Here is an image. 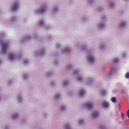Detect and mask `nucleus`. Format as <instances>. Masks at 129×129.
<instances>
[{"label": "nucleus", "mask_w": 129, "mask_h": 129, "mask_svg": "<svg viewBox=\"0 0 129 129\" xmlns=\"http://www.w3.org/2000/svg\"><path fill=\"white\" fill-rule=\"evenodd\" d=\"M99 48H100V49H101V50H103V49H104V48H105L104 44H103V43L100 44Z\"/></svg>", "instance_id": "f704fd0d"}, {"label": "nucleus", "mask_w": 129, "mask_h": 129, "mask_svg": "<svg viewBox=\"0 0 129 129\" xmlns=\"http://www.w3.org/2000/svg\"><path fill=\"white\" fill-rule=\"evenodd\" d=\"M115 6V3L112 1L110 2L109 3L108 7L110 8V9H113L114 8V6Z\"/></svg>", "instance_id": "aec40b11"}, {"label": "nucleus", "mask_w": 129, "mask_h": 129, "mask_svg": "<svg viewBox=\"0 0 129 129\" xmlns=\"http://www.w3.org/2000/svg\"><path fill=\"white\" fill-rule=\"evenodd\" d=\"M29 63V60L27 58L23 59V64H25L26 65V64H28Z\"/></svg>", "instance_id": "72a5a7b5"}, {"label": "nucleus", "mask_w": 129, "mask_h": 129, "mask_svg": "<svg viewBox=\"0 0 129 129\" xmlns=\"http://www.w3.org/2000/svg\"><path fill=\"white\" fill-rule=\"evenodd\" d=\"M74 75H77V80L79 82H85L87 85H92L94 83V79L92 77H89L84 79L83 75L81 74V72L79 70H75L73 72Z\"/></svg>", "instance_id": "f257e3e1"}, {"label": "nucleus", "mask_w": 129, "mask_h": 129, "mask_svg": "<svg viewBox=\"0 0 129 129\" xmlns=\"http://www.w3.org/2000/svg\"><path fill=\"white\" fill-rule=\"evenodd\" d=\"M17 100H18V102L21 103V102H22L23 100V95H22L21 94L18 95Z\"/></svg>", "instance_id": "dca6fc26"}, {"label": "nucleus", "mask_w": 129, "mask_h": 129, "mask_svg": "<svg viewBox=\"0 0 129 129\" xmlns=\"http://www.w3.org/2000/svg\"><path fill=\"white\" fill-rule=\"evenodd\" d=\"M55 47L56 48H59V47H60V44L59 43L55 44Z\"/></svg>", "instance_id": "a19ab883"}, {"label": "nucleus", "mask_w": 129, "mask_h": 129, "mask_svg": "<svg viewBox=\"0 0 129 129\" xmlns=\"http://www.w3.org/2000/svg\"><path fill=\"white\" fill-rule=\"evenodd\" d=\"M54 84H55V82H51L50 83V85H54Z\"/></svg>", "instance_id": "c03bdc74"}, {"label": "nucleus", "mask_w": 129, "mask_h": 129, "mask_svg": "<svg viewBox=\"0 0 129 129\" xmlns=\"http://www.w3.org/2000/svg\"><path fill=\"white\" fill-rule=\"evenodd\" d=\"M71 51V48L69 46L66 47L61 50V53L66 54V53H69Z\"/></svg>", "instance_id": "f8f14e48"}, {"label": "nucleus", "mask_w": 129, "mask_h": 129, "mask_svg": "<svg viewBox=\"0 0 129 129\" xmlns=\"http://www.w3.org/2000/svg\"><path fill=\"white\" fill-rule=\"evenodd\" d=\"M13 82V81L11 80L8 81V84H11Z\"/></svg>", "instance_id": "a18cd8bd"}, {"label": "nucleus", "mask_w": 129, "mask_h": 129, "mask_svg": "<svg viewBox=\"0 0 129 129\" xmlns=\"http://www.w3.org/2000/svg\"><path fill=\"white\" fill-rule=\"evenodd\" d=\"M104 19H105V16H102V20L98 23L97 27L99 29H103V28L105 27V21H104Z\"/></svg>", "instance_id": "423d86ee"}, {"label": "nucleus", "mask_w": 129, "mask_h": 129, "mask_svg": "<svg viewBox=\"0 0 129 129\" xmlns=\"http://www.w3.org/2000/svg\"><path fill=\"white\" fill-rule=\"evenodd\" d=\"M84 106L87 109H91L93 108V104L91 102H87L84 104Z\"/></svg>", "instance_id": "9d476101"}, {"label": "nucleus", "mask_w": 129, "mask_h": 129, "mask_svg": "<svg viewBox=\"0 0 129 129\" xmlns=\"http://www.w3.org/2000/svg\"><path fill=\"white\" fill-rule=\"evenodd\" d=\"M73 67V64L72 63L68 64L66 67V69L67 70H70L71 68Z\"/></svg>", "instance_id": "a878e982"}, {"label": "nucleus", "mask_w": 129, "mask_h": 129, "mask_svg": "<svg viewBox=\"0 0 129 129\" xmlns=\"http://www.w3.org/2000/svg\"><path fill=\"white\" fill-rule=\"evenodd\" d=\"M23 79H27L28 78V75L27 74H24L23 75Z\"/></svg>", "instance_id": "c9c22d12"}, {"label": "nucleus", "mask_w": 129, "mask_h": 129, "mask_svg": "<svg viewBox=\"0 0 129 129\" xmlns=\"http://www.w3.org/2000/svg\"><path fill=\"white\" fill-rule=\"evenodd\" d=\"M112 61L114 62V63H117V62L119 61V59L117 57H114L112 59Z\"/></svg>", "instance_id": "7c9ffc66"}, {"label": "nucleus", "mask_w": 129, "mask_h": 129, "mask_svg": "<svg viewBox=\"0 0 129 129\" xmlns=\"http://www.w3.org/2000/svg\"><path fill=\"white\" fill-rule=\"evenodd\" d=\"M127 117L129 118V110H128L127 112Z\"/></svg>", "instance_id": "49530a36"}, {"label": "nucleus", "mask_w": 129, "mask_h": 129, "mask_svg": "<svg viewBox=\"0 0 129 129\" xmlns=\"http://www.w3.org/2000/svg\"><path fill=\"white\" fill-rule=\"evenodd\" d=\"M98 115H99V112L97 111H95L92 113V118H97V117H98Z\"/></svg>", "instance_id": "4468645a"}, {"label": "nucleus", "mask_w": 129, "mask_h": 129, "mask_svg": "<svg viewBox=\"0 0 129 129\" xmlns=\"http://www.w3.org/2000/svg\"><path fill=\"white\" fill-rule=\"evenodd\" d=\"M58 11H59V8L57 6H54L52 9L51 13L52 14H56Z\"/></svg>", "instance_id": "2eb2a0df"}, {"label": "nucleus", "mask_w": 129, "mask_h": 129, "mask_svg": "<svg viewBox=\"0 0 129 129\" xmlns=\"http://www.w3.org/2000/svg\"><path fill=\"white\" fill-rule=\"evenodd\" d=\"M111 101L112 102H113V103H115L116 102V98L115 97L111 98Z\"/></svg>", "instance_id": "2f4dec72"}, {"label": "nucleus", "mask_w": 129, "mask_h": 129, "mask_svg": "<svg viewBox=\"0 0 129 129\" xmlns=\"http://www.w3.org/2000/svg\"><path fill=\"white\" fill-rule=\"evenodd\" d=\"M121 116L122 119H124V115H123V113H121Z\"/></svg>", "instance_id": "37998d69"}, {"label": "nucleus", "mask_w": 129, "mask_h": 129, "mask_svg": "<svg viewBox=\"0 0 129 129\" xmlns=\"http://www.w3.org/2000/svg\"><path fill=\"white\" fill-rule=\"evenodd\" d=\"M80 48L83 51H85V50L87 49V46L86 45H84L80 46Z\"/></svg>", "instance_id": "473e14b6"}, {"label": "nucleus", "mask_w": 129, "mask_h": 129, "mask_svg": "<svg viewBox=\"0 0 129 129\" xmlns=\"http://www.w3.org/2000/svg\"><path fill=\"white\" fill-rule=\"evenodd\" d=\"M118 105L119 109H120V103H119Z\"/></svg>", "instance_id": "8fccbe9b"}, {"label": "nucleus", "mask_w": 129, "mask_h": 129, "mask_svg": "<svg viewBox=\"0 0 129 129\" xmlns=\"http://www.w3.org/2000/svg\"><path fill=\"white\" fill-rule=\"evenodd\" d=\"M125 78H126L127 79H128L129 78V72H127L125 75Z\"/></svg>", "instance_id": "58836bf2"}, {"label": "nucleus", "mask_w": 129, "mask_h": 129, "mask_svg": "<svg viewBox=\"0 0 129 129\" xmlns=\"http://www.w3.org/2000/svg\"><path fill=\"white\" fill-rule=\"evenodd\" d=\"M9 21L10 22H16L17 21V17H16V16H11Z\"/></svg>", "instance_id": "393cba45"}, {"label": "nucleus", "mask_w": 129, "mask_h": 129, "mask_svg": "<svg viewBox=\"0 0 129 129\" xmlns=\"http://www.w3.org/2000/svg\"><path fill=\"white\" fill-rule=\"evenodd\" d=\"M121 56L123 57V58H124V57L126 56V52H123L121 53Z\"/></svg>", "instance_id": "4c0bfd02"}, {"label": "nucleus", "mask_w": 129, "mask_h": 129, "mask_svg": "<svg viewBox=\"0 0 129 129\" xmlns=\"http://www.w3.org/2000/svg\"><path fill=\"white\" fill-rule=\"evenodd\" d=\"M0 44L1 45V54H6L7 53V49L9 47V42L0 40Z\"/></svg>", "instance_id": "f03ea898"}, {"label": "nucleus", "mask_w": 129, "mask_h": 129, "mask_svg": "<svg viewBox=\"0 0 129 129\" xmlns=\"http://www.w3.org/2000/svg\"><path fill=\"white\" fill-rule=\"evenodd\" d=\"M76 47L77 48H79V44H76Z\"/></svg>", "instance_id": "3c124183"}, {"label": "nucleus", "mask_w": 129, "mask_h": 129, "mask_svg": "<svg viewBox=\"0 0 129 129\" xmlns=\"http://www.w3.org/2000/svg\"><path fill=\"white\" fill-rule=\"evenodd\" d=\"M63 128L64 129H72V128L71 127V124H70V123H66L63 126Z\"/></svg>", "instance_id": "b1692460"}, {"label": "nucleus", "mask_w": 129, "mask_h": 129, "mask_svg": "<svg viewBox=\"0 0 129 129\" xmlns=\"http://www.w3.org/2000/svg\"><path fill=\"white\" fill-rule=\"evenodd\" d=\"M85 94V90L84 89H82L79 92V95L80 96H83Z\"/></svg>", "instance_id": "a211bd4d"}, {"label": "nucleus", "mask_w": 129, "mask_h": 129, "mask_svg": "<svg viewBox=\"0 0 129 129\" xmlns=\"http://www.w3.org/2000/svg\"><path fill=\"white\" fill-rule=\"evenodd\" d=\"M5 36V32H0V38H3Z\"/></svg>", "instance_id": "e433bc0d"}, {"label": "nucleus", "mask_w": 129, "mask_h": 129, "mask_svg": "<svg viewBox=\"0 0 129 129\" xmlns=\"http://www.w3.org/2000/svg\"><path fill=\"white\" fill-rule=\"evenodd\" d=\"M20 7V3L19 1H16L14 3L13 5L11 7V10L13 12H16V11H18L19 10V8Z\"/></svg>", "instance_id": "0eeeda50"}, {"label": "nucleus", "mask_w": 129, "mask_h": 129, "mask_svg": "<svg viewBox=\"0 0 129 129\" xmlns=\"http://www.w3.org/2000/svg\"><path fill=\"white\" fill-rule=\"evenodd\" d=\"M38 24L39 26L43 27L45 25V21L44 19H40L38 21Z\"/></svg>", "instance_id": "f3484780"}, {"label": "nucleus", "mask_w": 129, "mask_h": 129, "mask_svg": "<svg viewBox=\"0 0 129 129\" xmlns=\"http://www.w3.org/2000/svg\"><path fill=\"white\" fill-rule=\"evenodd\" d=\"M109 102L107 101H103L102 102V106L104 109H108L109 108Z\"/></svg>", "instance_id": "1a4fd4ad"}, {"label": "nucleus", "mask_w": 129, "mask_h": 129, "mask_svg": "<svg viewBox=\"0 0 129 129\" xmlns=\"http://www.w3.org/2000/svg\"><path fill=\"white\" fill-rule=\"evenodd\" d=\"M61 85H62L64 87L67 86V85H68V80H64L62 81L61 82Z\"/></svg>", "instance_id": "5701e85b"}, {"label": "nucleus", "mask_w": 129, "mask_h": 129, "mask_svg": "<svg viewBox=\"0 0 129 129\" xmlns=\"http://www.w3.org/2000/svg\"><path fill=\"white\" fill-rule=\"evenodd\" d=\"M45 76H46V77H50V76H51V75H52V72H46L45 73Z\"/></svg>", "instance_id": "c756f323"}, {"label": "nucleus", "mask_w": 129, "mask_h": 129, "mask_svg": "<svg viewBox=\"0 0 129 129\" xmlns=\"http://www.w3.org/2000/svg\"><path fill=\"white\" fill-rule=\"evenodd\" d=\"M45 53H46V51H45V49L42 48L40 50V51L36 52V54L39 55V56H43V55H45Z\"/></svg>", "instance_id": "ddd939ff"}, {"label": "nucleus", "mask_w": 129, "mask_h": 129, "mask_svg": "<svg viewBox=\"0 0 129 129\" xmlns=\"http://www.w3.org/2000/svg\"><path fill=\"white\" fill-rule=\"evenodd\" d=\"M54 64H57V63H58V61L55 60V61H54Z\"/></svg>", "instance_id": "09e8293b"}, {"label": "nucleus", "mask_w": 129, "mask_h": 129, "mask_svg": "<svg viewBox=\"0 0 129 129\" xmlns=\"http://www.w3.org/2000/svg\"><path fill=\"white\" fill-rule=\"evenodd\" d=\"M2 60L0 59V65L2 64Z\"/></svg>", "instance_id": "864d4df0"}, {"label": "nucleus", "mask_w": 129, "mask_h": 129, "mask_svg": "<svg viewBox=\"0 0 129 129\" xmlns=\"http://www.w3.org/2000/svg\"><path fill=\"white\" fill-rule=\"evenodd\" d=\"M61 97V95L59 93H56L54 95V98L55 99H59Z\"/></svg>", "instance_id": "c85d7f7f"}, {"label": "nucleus", "mask_w": 129, "mask_h": 129, "mask_svg": "<svg viewBox=\"0 0 129 129\" xmlns=\"http://www.w3.org/2000/svg\"><path fill=\"white\" fill-rule=\"evenodd\" d=\"M127 25V22L126 20H121L119 23V27L120 28H123L124 27H125V26Z\"/></svg>", "instance_id": "9b49d317"}, {"label": "nucleus", "mask_w": 129, "mask_h": 129, "mask_svg": "<svg viewBox=\"0 0 129 129\" xmlns=\"http://www.w3.org/2000/svg\"><path fill=\"white\" fill-rule=\"evenodd\" d=\"M88 62L89 64H93L95 61V55L93 51H90L88 52L87 56Z\"/></svg>", "instance_id": "20e7f679"}, {"label": "nucleus", "mask_w": 129, "mask_h": 129, "mask_svg": "<svg viewBox=\"0 0 129 129\" xmlns=\"http://www.w3.org/2000/svg\"><path fill=\"white\" fill-rule=\"evenodd\" d=\"M46 11H47V5L43 4L39 8L35 9L34 13L35 15H38V14H44V13H46Z\"/></svg>", "instance_id": "7ed1b4c3"}, {"label": "nucleus", "mask_w": 129, "mask_h": 129, "mask_svg": "<svg viewBox=\"0 0 129 129\" xmlns=\"http://www.w3.org/2000/svg\"><path fill=\"white\" fill-rule=\"evenodd\" d=\"M19 116V113H15L12 115V119H17Z\"/></svg>", "instance_id": "412c9836"}, {"label": "nucleus", "mask_w": 129, "mask_h": 129, "mask_svg": "<svg viewBox=\"0 0 129 129\" xmlns=\"http://www.w3.org/2000/svg\"><path fill=\"white\" fill-rule=\"evenodd\" d=\"M67 108H66V105H61L59 107L60 111L63 112L66 110Z\"/></svg>", "instance_id": "6ab92c4d"}, {"label": "nucleus", "mask_w": 129, "mask_h": 129, "mask_svg": "<svg viewBox=\"0 0 129 129\" xmlns=\"http://www.w3.org/2000/svg\"><path fill=\"white\" fill-rule=\"evenodd\" d=\"M115 71H116V69H115V68H112L111 71L108 73L106 75L107 78H110V77H112Z\"/></svg>", "instance_id": "6e6552de"}, {"label": "nucleus", "mask_w": 129, "mask_h": 129, "mask_svg": "<svg viewBox=\"0 0 129 129\" xmlns=\"http://www.w3.org/2000/svg\"><path fill=\"white\" fill-rule=\"evenodd\" d=\"M100 94L102 96H104L107 94V91L106 90H101L100 91Z\"/></svg>", "instance_id": "4be33fe9"}, {"label": "nucleus", "mask_w": 129, "mask_h": 129, "mask_svg": "<svg viewBox=\"0 0 129 129\" xmlns=\"http://www.w3.org/2000/svg\"><path fill=\"white\" fill-rule=\"evenodd\" d=\"M85 20V18L83 17L82 18V20L83 21V22H84Z\"/></svg>", "instance_id": "de8ad7c7"}, {"label": "nucleus", "mask_w": 129, "mask_h": 129, "mask_svg": "<svg viewBox=\"0 0 129 129\" xmlns=\"http://www.w3.org/2000/svg\"><path fill=\"white\" fill-rule=\"evenodd\" d=\"M97 10L98 11H102V10H103V8H102V7H100L97 8Z\"/></svg>", "instance_id": "ea45409f"}, {"label": "nucleus", "mask_w": 129, "mask_h": 129, "mask_svg": "<svg viewBox=\"0 0 129 129\" xmlns=\"http://www.w3.org/2000/svg\"><path fill=\"white\" fill-rule=\"evenodd\" d=\"M125 1H127V0H125Z\"/></svg>", "instance_id": "5fc2aeb1"}, {"label": "nucleus", "mask_w": 129, "mask_h": 129, "mask_svg": "<svg viewBox=\"0 0 129 129\" xmlns=\"http://www.w3.org/2000/svg\"><path fill=\"white\" fill-rule=\"evenodd\" d=\"M84 122V119L83 118H80L78 120V124L79 125L82 124Z\"/></svg>", "instance_id": "cd10ccee"}, {"label": "nucleus", "mask_w": 129, "mask_h": 129, "mask_svg": "<svg viewBox=\"0 0 129 129\" xmlns=\"http://www.w3.org/2000/svg\"><path fill=\"white\" fill-rule=\"evenodd\" d=\"M30 40H31V36H27L26 37H25L23 39V40L22 41V42H27L28 41H30Z\"/></svg>", "instance_id": "bb28decb"}, {"label": "nucleus", "mask_w": 129, "mask_h": 129, "mask_svg": "<svg viewBox=\"0 0 129 129\" xmlns=\"http://www.w3.org/2000/svg\"><path fill=\"white\" fill-rule=\"evenodd\" d=\"M94 0H88L89 3H91V2H93Z\"/></svg>", "instance_id": "603ef678"}, {"label": "nucleus", "mask_w": 129, "mask_h": 129, "mask_svg": "<svg viewBox=\"0 0 129 129\" xmlns=\"http://www.w3.org/2000/svg\"><path fill=\"white\" fill-rule=\"evenodd\" d=\"M21 58L20 55H15V54L11 53H9L8 55V59L12 61H15V60H19Z\"/></svg>", "instance_id": "39448f33"}, {"label": "nucleus", "mask_w": 129, "mask_h": 129, "mask_svg": "<svg viewBox=\"0 0 129 129\" xmlns=\"http://www.w3.org/2000/svg\"><path fill=\"white\" fill-rule=\"evenodd\" d=\"M9 127L8 125H5L3 129H9Z\"/></svg>", "instance_id": "79ce46f5"}]
</instances>
